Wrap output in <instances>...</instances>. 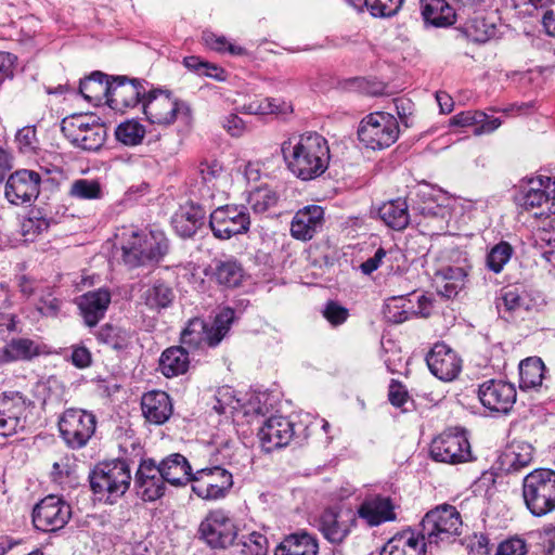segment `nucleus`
Wrapping results in <instances>:
<instances>
[{
	"label": "nucleus",
	"instance_id": "nucleus-1",
	"mask_svg": "<svg viewBox=\"0 0 555 555\" xmlns=\"http://www.w3.org/2000/svg\"><path fill=\"white\" fill-rule=\"evenodd\" d=\"M281 150L287 169L301 181L321 177L330 166L328 142L315 131L300 134L295 142L292 139L284 141Z\"/></svg>",
	"mask_w": 555,
	"mask_h": 555
},
{
	"label": "nucleus",
	"instance_id": "nucleus-2",
	"mask_svg": "<svg viewBox=\"0 0 555 555\" xmlns=\"http://www.w3.org/2000/svg\"><path fill=\"white\" fill-rule=\"evenodd\" d=\"M88 479L98 500L114 504L129 489L131 472L125 460L102 462L90 470Z\"/></svg>",
	"mask_w": 555,
	"mask_h": 555
},
{
	"label": "nucleus",
	"instance_id": "nucleus-3",
	"mask_svg": "<svg viewBox=\"0 0 555 555\" xmlns=\"http://www.w3.org/2000/svg\"><path fill=\"white\" fill-rule=\"evenodd\" d=\"M522 500L534 517L555 512V469L539 467L522 478Z\"/></svg>",
	"mask_w": 555,
	"mask_h": 555
},
{
	"label": "nucleus",
	"instance_id": "nucleus-4",
	"mask_svg": "<svg viewBox=\"0 0 555 555\" xmlns=\"http://www.w3.org/2000/svg\"><path fill=\"white\" fill-rule=\"evenodd\" d=\"M170 243L160 230H151L147 234L132 232L122 245V260L131 269L159 263L169 253Z\"/></svg>",
	"mask_w": 555,
	"mask_h": 555
},
{
	"label": "nucleus",
	"instance_id": "nucleus-5",
	"mask_svg": "<svg viewBox=\"0 0 555 555\" xmlns=\"http://www.w3.org/2000/svg\"><path fill=\"white\" fill-rule=\"evenodd\" d=\"M143 113L151 124L163 126L172 125L177 119L190 125L193 119L190 104L163 88L149 90L143 102Z\"/></svg>",
	"mask_w": 555,
	"mask_h": 555
},
{
	"label": "nucleus",
	"instance_id": "nucleus-6",
	"mask_svg": "<svg viewBox=\"0 0 555 555\" xmlns=\"http://www.w3.org/2000/svg\"><path fill=\"white\" fill-rule=\"evenodd\" d=\"M96 415L88 410L78 408L66 409L59 417L60 437L70 450L85 448L95 434Z\"/></svg>",
	"mask_w": 555,
	"mask_h": 555
},
{
	"label": "nucleus",
	"instance_id": "nucleus-7",
	"mask_svg": "<svg viewBox=\"0 0 555 555\" xmlns=\"http://www.w3.org/2000/svg\"><path fill=\"white\" fill-rule=\"evenodd\" d=\"M420 526L421 538L429 545H438L461 534L462 519L455 506L443 504L427 512Z\"/></svg>",
	"mask_w": 555,
	"mask_h": 555
},
{
	"label": "nucleus",
	"instance_id": "nucleus-8",
	"mask_svg": "<svg viewBox=\"0 0 555 555\" xmlns=\"http://www.w3.org/2000/svg\"><path fill=\"white\" fill-rule=\"evenodd\" d=\"M399 124L392 114L375 112L366 115L358 128V139L366 147L380 151L399 138Z\"/></svg>",
	"mask_w": 555,
	"mask_h": 555
},
{
	"label": "nucleus",
	"instance_id": "nucleus-9",
	"mask_svg": "<svg viewBox=\"0 0 555 555\" xmlns=\"http://www.w3.org/2000/svg\"><path fill=\"white\" fill-rule=\"evenodd\" d=\"M201 201L189 199L171 216L175 233L183 240L192 238L205 222L207 212L212 208L214 194L208 185L199 189Z\"/></svg>",
	"mask_w": 555,
	"mask_h": 555
},
{
	"label": "nucleus",
	"instance_id": "nucleus-10",
	"mask_svg": "<svg viewBox=\"0 0 555 555\" xmlns=\"http://www.w3.org/2000/svg\"><path fill=\"white\" fill-rule=\"evenodd\" d=\"M550 177L521 181L514 195V203L521 211L530 212L534 217H547L553 212L552 206H555V189L550 192Z\"/></svg>",
	"mask_w": 555,
	"mask_h": 555
},
{
	"label": "nucleus",
	"instance_id": "nucleus-11",
	"mask_svg": "<svg viewBox=\"0 0 555 555\" xmlns=\"http://www.w3.org/2000/svg\"><path fill=\"white\" fill-rule=\"evenodd\" d=\"M238 528L229 512L217 508L209 511L201 521L197 537L211 550H225L232 546Z\"/></svg>",
	"mask_w": 555,
	"mask_h": 555
},
{
	"label": "nucleus",
	"instance_id": "nucleus-12",
	"mask_svg": "<svg viewBox=\"0 0 555 555\" xmlns=\"http://www.w3.org/2000/svg\"><path fill=\"white\" fill-rule=\"evenodd\" d=\"M231 319L228 314H218L212 326L199 318L189 321L181 333L180 343L184 348L199 349L204 346L216 347L230 328Z\"/></svg>",
	"mask_w": 555,
	"mask_h": 555
},
{
	"label": "nucleus",
	"instance_id": "nucleus-13",
	"mask_svg": "<svg viewBox=\"0 0 555 555\" xmlns=\"http://www.w3.org/2000/svg\"><path fill=\"white\" fill-rule=\"evenodd\" d=\"M208 224L216 238L225 241L248 232L250 216L245 206L224 205L210 212Z\"/></svg>",
	"mask_w": 555,
	"mask_h": 555
},
{
	"label": "nucleus",
	"instance_id": "nucleus-14",
	"mask_svg": "<svg viewBox=\"0 0 555 555\" xmlns=\"http://www.w3.org/2000/svg\"><path fill=\"white\" fill-rule=\"evenodd\" d=\"M192 491L204 500H220L233 487L232 474L220 465L198 469L191 478Z\"/></svg>",
	"mask_w": 555,
	"mask_h": 555
},
{
	"label": "nucleus",
	"instance_id": "nucleus-15",
	"mask_svg": "<svg viewBox=\"0 0 555 555\" xmlns=\"http://www.w3.org/2000/svg\"><path fill=\"white\" fill-rule=\"evenodd\" d=\"M430 457L435 462L459 464L472 459L468 438L459 430H446L437 436L430 443Z\"/></svg>",
	"mask_w": 555,
	"mask_h": 555
},
{
	"label": "nucleus",
	"instance_id": "nucleus-16",
	"mask_svg": "<svg viewBox=\"0 0 555 555\" xmlns=\"http://www.w3.org/2000/svg\"><path fill=\"white\" fill-rule=\"evenodd\" d=\"M34 402L20 391L0 395V435L10 437L26 427L27 410Z\"/></svg>",
	"mask_w": 555,
	"mask_h": 555
},
{
	"label": "nucleus",
	"instance_id": "nucleus-17",
	"mask_svg": "<svg viewBox=\"0 0 555 555\" xmlns=\"http://www.w3.org/2000/svg\"><path fill=\"white\" fill-rule=\"evenodd\" d=\"M357 526L356 514L351 508L331 506L325 508L315 519V527L331 544L339 545Z\"/></svg>",
	"mask_w": 555,
	"mask_h": 555
},
{
	"label": "nucleus",
	"instance_id": "nucleus-18",
	"mask_svg": "<svg viewBox=\"0 0 555 555\" xmlns=\"http://www.w3.org/2000/svg\"><path fill=\"white\" fill-rule=\"evenodd\" d=\"M408 199L413 214L428 219H443L449 203L447 192L427 182L415 185Z\"/></svg>",
	"mask_w": 555,
	"mask_h": 555
},
{
	"label": "nucleus",
	"instance_id": "nucleus-19",
	"mask_svg": "<svg viewBox=\"0 0 555 555\" xmlns=\"http://www.w3.org/2000/svg\"><path fill=\"white\" fill-rule=\"evenodd\" d=\"M147 86L149 82L144 79L122 75L112 76L107 105L114 111L124 113L139 103L143 104L149 92Z\"/></svg>",
	"mask_w": 555,
	"mask_h": 555
},
{
	"label": "nucleus",
	"instance_id": "nucleus-20",
	"mask_svg": "<svg viewBox=\"0 0 555 555\" xmlns=\"http://www.w3.org/2000/svg\"><path fill=\"white\" fill-rule=\"evenodd\" d=\"M72 517V507L56 495H48L33 509V524L42 532L62 529Z\"/></svg>",
	"mask_w": 555,
	"mask_h": 555
},
{
	"label": "nucleus",
	"instance_id": "nucleus-21",
	"mask_svg": "<svg viewBox=\"0 0 555 555\" xmlns=\"http://www.w3.org/2000/svg\"><path fill=\"white\" fill-rule=\"evenodd\" d=\"M478 398L490 412L507 414L516 402L517 391L512 383L489 379L479 385Z\"/></svg>",
	"mask_w": 555,
	"mask_h": 555
},
{
	"label": "nucleus",
	"instance_id": "nucleus-22",
	"mask_svg": "<svg viewBox=\"0 0 555 555\" xmlns=\"http://www.w3.org/2000/svg\"><path fill=\"white\" fill-rule=\"evenodd\" d=\"M41 176L29 169H20L7 180L4 196L12 205H23L35 201L40 194Z\"/></svg>",
	"mask_w": 555,
	"mask_h": 555
},
{
	"label": "nucleus",
	"instance_id": "nucleus-23",
	"mask_svg": "<svg viewBox=\"0 0 555 555\" xmlns=\"http://www.w3.org/2000/svg\"><path fill=\"white\" fill-rule=\"evenodd\" d=\"M396 503L389 495L370 493L364 496L354 512L356 518L361 519L367 527H378L397 519Z\"/></svg>",
	"mask_w": 555,
	"mask_h": 555
},
{
	"label": "nucleus",
	"instance_id": "nucleus-24",
	"mask_svg": "<svg viewBox=\"0 0 555 555\" xmlns=\"http://www.w3.org/2000/svg\"><path fill=\"white\" fill-rule=\"evenodd\" d=\"M425 360L430 373L442 382L455 379L462 371V359L443 341L436 343Z\"/></svg>",
	"mask_w": 555,
	"mask_h": 555
},
{
	"label": "nucleus",
	"instance_id": "nucleus-25",
	"mask_svg": "<svg viewBox=\"0 0 555 555\" xmlns=\"http://www.w3.org/2000/svg\"><path fill=\"white\" fill-rule=\"evenodd\" d=\"M166 482L154 459H144L140 462L134 476V487L143 501L153 502L160 499L165 494Z\"/></svg>",
	"mask_w": 555,
	"mask_h": 555
},
{
	"label": "nucleus",
	"instance_id": "nucleus-26",
	"mask_svg": "<svg viewBox=\"0 0 555 555\" xmlns=\"http://www.w3.org/2000/svg\"><path fill=\"white\" fill-rule=\"evenodd\" d=\"M295 436V423L288 417L273 415L259 428L258 437L267 452L286 447Z\"/></svg>",
	"mask_w": 555,
	"mask_h": 555
},
{
	"label": "nucleus",
	"instance_id": "nucleus-27",
	"mask_svg": "<svg viewBox=\"0 0 555 555\" xmlns=\"http://www.w3.org/2000/svg\"><path fill=\"white\" fill-rule=\"evenodd\" d=\"M111 292L101 287L76 298V304L88 327H94L105 317L111 304Z\"/></svg>",
	"mask_w": 555,
	"mask_h": 555
},
{
	"label": "nucleus",
	"instance_id": "nucleus-28",
	"mask_svg": "<svg viewBox=\"0 0 555 555\" xmlns=\"http://www.w3.org/2000/svg\"><path fill=\"white\" fill-rule=\"evenodd\" d=\"M204 274L209 281L224 288H235L241 285L244 269L234 257L225 259L214 258L204 269Z\"/></svg>",
	"mask_w": 555,
	"mask_h": 555
},
{
	"label": "nucleus",
	"instance_id": "nucleus-29",
	"mask_svg": "<svg viewBox=\"0 0 555 555\" xmlns=\"http://www.w3.org/2000/svg\"><path fill=\"white\" fill-rule=\"evenodd\" d=\"M324 224V209L319 205H308L299 209L291 222V234L300 241H310Z\"/></svg>",
	"mask_w": 555,
	"mask_h": 555
},
{
	"label": "nucleus",
	"instance_id": "nucleus-30",
	"mask_svg": "<svg viewBox=\"0 0 555 555\" xmlns=\"http://www.w3.org/2000/svg\"><path fill=\"white\" fill-rule=\"evenodd\" d=\"M468 41L486 43L498 36L494 16H486L481 11H474L464 24L456 28Z\"/></svg>",
	"mask_w": 555,
	"mask_h": 555
},
{
	"label": "nucleus",
	"instance_id": "nucleus-31",
	"mask_svg": "<svg viewBox=\"0 0 555 555\" xmlns=\"http://www.w3.org/2000/svg\"><path fill=\"white\" fill-rule=\"evenodd\" d=\"M319 539L306 529L285 534L274 550V555H319Z\"/></svg>",
	"mask_w": 555,
	"mask_h": 555
},
{
	"label": "nucleus",
	"instance_id": "nucleus-32",
	"mask_svg": "<svg viewBox=\"0 0 555 555\" xmlns=\"http://www.w3.org/2000/svg\"><path fill=\"white\" fill-rule=\"evenodd\" d=\"M141 410L144 418L149 423L163 425L172 415L173 404L166 391L151 390L142 396Z\"/></svg>",
	"mask_w": 555,
	"mask_h": 555
},
{
	"label": "nucleus",
	"instance_id": "nucleus-33",
	"mask_svg": "<svg viewBox=\"0 0 555 555\" xmlns=\"http://www.w3.org/2000/svg\"><path fill=\"white\" fill-rule=\"evenodd\" d=\"M426 545L420 532L406 528L386 542L380 555H425Z\"/></svg>",
	"mask_w": 555,
	"mask_h": 555
},
{
	"label": "nucleus",
	"instance_id": "nucleus-34",
	"mask_svg": "<svg viewBox=\"0 0 555 555\" xmlns=\"http://www.w3.org/2000/svg\"><path fill=\"white\" fill-rule=\"evenodd\" d=\"M531 306V299L524 287L518 285H507L500 289L495 298V307L501 318L509 319L515 313L528 311Z\"/></svg>",
	"mask_w": 555,
	"mask_h": 555
},
{
	"label": "nucleus",
	"instance_id": "nucleus-35",
	"mask_svg": "<svg viewBox=\"0 0 555 555\" xmlns=\"http://www.w3.org/2000/svg\"><path fill=\"white\" fill-rule=\"evenodd\" d=\"M461 12L446 0H421V13L426 25L449 27L461 16Z\"/></svg>",
	"mask_w": 555,
	"mask_h": 555
},
{
	"label": "nucleus",
	"instance_id": "nucleus-36",
	"mask_svg": "<svg viewBox=\"0 0 555 555\" xmlns=\"http://www.w3.org/2000/svg\"><path fill=\"white\" fill-rule=\"evenodd\" d=\"M163 478L175 487L185 486L191 482L194 475L186 457L180 453H172L163 459L158 464Z\"/></svg>",
	"mask_w": 555,
	"mask_h": 555
},
{
	"label": "nucleus",
	"instance_id": "nucleus-37",
	"mask_svg": "<svg viewBox=\"0 0 555 555\" xmlns=\"http://www.w3.org/2000/svg\"><path fill=\"white\" fill-rule=\"evenodd\" d=\"M44 347L30 338H13L0 349V364L14 361H30L43 354Z\"/></svg>",
	"mask_w": 555,
	"mask_h": 555
},
{
	"label": "nucleus",
	"instance_id": "nucleus-38",
	"mask_svg": "<svg viewBox=\"0 0 555 555\" xmlns=\"http://www.w3.org/2000/svg\"><path fill=\"white\" fill-rule=\"evenodd\" d=\"M111 80L112 76L94 70L89 76L80 79L78 92L86 101L94 105L102 103L103 100L107 104Z\"/></svg>",
	"mask_w": 555,
	"mask_h": 555
},
{
	"label": "nucleus",
	"instance_id": "nucleus-39",
	"mask_svg": "<svg viewBox=\"0 0 555 555\" xmlns=\"http://www.w3.org/2000/svg\"><path fill=\"white\" fill-rule=\"evenodd\" d=\"M501 125L499 118L490 117L481 111L460 112L449 119L450 127L465 128L474 126L475 134L490 133Z\"/></svg>",
	"mask_w": 555,
	"mask_h": 555
},
{
	"label": "nucleus",
	"instance_id": "nucleus-40",
	"mask_svg": "<svg viewBox=\"0 0 555 555\" xmlns=\"http://www.w3.org/2000/svg\"><path fill=\"white\" fill-rule=\"evenodd\" d=\"M408 197L388 201L378 208L379 218L392 230H404L411 220Z\"/></svg>",
	"mask_w": 555,
	"mask_h": 555
},
{
	"label": "nucleus",
	"instance_id": "nucleus-41",
	"mask_svg": "<svg viewBox=\"0 0 555 555\" xmlns=\"http://www.w3.org/2000/svg\"><path fill=\"white\" fill-rule=\"evenodd\" d=\"M190 365L189 351L183 346H172L163 351L158 369L168 378L186 373Z\"/></svg>",
	"mask_w": 555,
	"mask_h": 555
},
{
	"label": "nucleus",
	"instance_id": "nucleus-42",
	"mask_svg": "<svg viewBox=\"0 0 555 555\" xmlns=\"http://www.w3.org/2000/svg\"><path fill=\"white\" fill-rule=\"evenodd\" d=\"M546 367L539 357H529L519 363V387L522 390L537 389L542 386Z\"/></svg>",
	"mask_w": 555,
	"mask_h": 555
},
{
	"label": "nucleus",
	"instance_id": "nucleus-43",
	"mask_svg": "<svg viewBox=\"0 0 555 555\" xmlns=\"http://www.w3.org/2000/svg\"><path fill=\"white\" fill-rule=\"evenodd\" d=\"M176 294L172 286L164 280H155L144 292V304L152 310L167 309L175 301Z\"/></svg>",
	"mask_w": 555,
	"mask_h": 555
},
{
	"label": "nucleus",
	"instance_id": "nucleus-44",
	"mask_svg": "<svg viewBox=\"0 0 555 555\" xmlns=\"http://www.w3.org/2000/svg\"><path fill=\"white\" fill-rule=\"evenodd\" d=\"M533 460V448L528 443H518L507 449L501 456V468L507 474L517 473Z\"/></svg>",
	"mask_w": 555,
	"mask_h": 555
},
{
	"label": "nucleus",
	"instance_id": "nucleus-45",
	"mask_svg": "<svg viewBox=\"0 0 555 555\" xmlns=\"http://www.w3.org/2000/svg\"><path fill=\"white\" fill-rule=\"evenodd\" d=\"M95 336L99 343L105 344L117 351L128 349L131 344L129 332L111 323L102 325Z\"/></svg>",
	"mask_w": 555,
	"mask_h": 555
},
{
	"label": "nucleus",
	"instance_id": "nucleus-46",
	"mask_svg": "<svg viewBox=\"0 0 555 555\" xmlns=\"http://www.w3.org/2000/svg\"><path fill=\"white\" fill-rule=\"evenodd\" d=\"M232 547L235 555H267L269 543L264 534L253 531L242 535L236 543H233Z\"/></svg>",
	"mask_w": 555,
	"mask_h": 555
},
{
	"label": "nucleus",
	"instance_id": "nucleus-47",
	"mask_svg": "<svg viewBox=\"0 0 555 555\" xmlns=\"http://www.w3.org/2000/svg\"><path fill=\"white\" fill-rule=\"evenodd\" d=\"M183 65L198 76L212 78L217 81H225L228 73L221 66L207 62L197 55H190L183 59Z\"/></svg>",
	"mask_w": 555,
	"mask_h": 555
},
{
	"label": "nucleus",
	"instance_id": "nucleus-48",
	"mask_svg": "<svg viewBox=\"0 0 555 555\" xmlns=\"http://www.w3.org/2000/svg\"><path fill=\"white\" fill-rule=\"evenodd\" d=\"M88 132L76 137L69 141L74 146L88 152H98L104 145L107 138V128L105 125H95Z\"/></svg>",
	"mask_w": 555,
	"mask_h": 555
},
{
	"label": "nucleus",
	"instance_id": "nucleus-49",
	"mask_svg": "<svg viewBox=\"0 0 555 555\" xmlns=\"http://www.w3.org/2000/svg\"><path fill=\"white\" fill-rule=\"evenodd\" d=\"M202 41L204 46L219 53H229L231 55H246L247 50L241 46L231 43L222 35H217L210 30L202 33Z\"/></svg>",
	"mask_w": 555,
	"mask_h": 555
},
{
	"label": "nucleus",
	"instance_id": "nucleus-50",
	"mask_svg": "<svg viewBox=\"0 0 555 555\" xmlns=\"http://www.w3.org/2000/svg\"><path fill=\"white\" fill-rule=\"evenodd\" d=\"M145 135L143 125L133 119L119 124L115 129L117 141L128 146L140 144Z\"/></svg>",
	"mask_w": 555,
	"mask_h": 555
},
{
	"label": "nucleus",
	"instance_id": "nucleus-51",
	"mask_svg": "<svg viewBox=\"0 0 555 555\" xmlns=\"http://www.w3.org/2000/svg\"><path fill=\"white\" fill-rule=\"evenodd\" d=\"M78 199H100L103 197V189L98 180L78 179L72 183L69 193Z\"/></svg>",
	"mask_w": 555,
	"mask_h": 555
},
{
	"label": "nucleus",
	"instance_id": "nucleus-52",
	"mask_svg": "<svg viewBox=\"0 0 555 555\" xmlns=\"http://www.w3.org/2000/svg\"><path fill=\"white\" fill-rule=\"evenodd\" d=\"M513 251L514 249L509 243L501 241L487 255L488 268L494 273H500L511 259Z\"/></svg>",
	"mask_w": 555,
	"mask_h": 555
},
{
	"label": "nucleus",
	"instance_id": "nucleus-53",
	"mask_svg": "<svg viewBox=\"0 0 555 555\" xmlns=\"http://www.w3.org/2000/svg\"><path fill=\"white\" fill-rule=\"evenodd\" d=\"M279 196L269 188H257L249 195L248 203L256 214H263L278 204Z\"/></svg>",
	"mask_w": 555,
	"mask_h": 555
},
{
	"label": "nucleus",
	"instance_id": "nucleus-54",
	"mask_svg": "<svg viewBox=\"0 0 555 555\" xmlns=\"http://www.w3.org/2000/svg\"><path fill=\"white\" fill-rule=\"evenodd\" d=\"M403 0H367L365 9L374 17H391L401 9Z\"/></svg>",
	"mask_w": 555,
	"mask_h": 555
},
{
	"label": "nucleus",
	"instance_id": "nucleus-55",
	"mask_svg": "<svg viewBox=\"0 0 555 555\" xmlns=\"http://www.w3.org/2000/svg\"><path fill=\"white\" fill-rule=\"evenodd\" d=\"M404 301L403 296L393 297L391 302L386 304L384 308L385 319L393 324H400L408 321L412 314L411 310L413 307L405 308V304L398 305V302Z\"/></svg>",
	"mask_w": 555,
	"mask_h": 555
},
{
	"label": "nucleus",
	"instance_id": "nucleus-56",
	"mask_svg": "<svg viewBox=\"0 0 555 555\" xmlns=\"http://www.w3.org/2000/svg\"><path fill=\"white\" fill-rule=\"evenodd\" d=\"M465 276L466 273L462 268H447L444 271V278L449 281L444 283L439 293L447 298L456 296L464 285L463 280Z\"/></svg>",
	"mask_w": 555,
	"mask_h": 555
},
{
	"label": "nucleus",
	"instance_id": "nucleus-57",
	"mask_svg": "<svg viewBox=\"0 0 555 555\" xmlns=\"http://www.w3.org/2000/svg\"><path fill=\"white\" fill-rule=\"evenodd\" d=\"M15 142L21 153L29 154L35 152L38 144L35 126H26L20 129L15 135Z\"/></svg>",
	"mask_w": 555,
	"mask_h": 555
},
{
	"label": "nucleus",
	"instance_id": "nucleus-58",
	"mask_svg": "<svg viewBox=\"0 0 555 555\" xmlns=\"http://www.w3.org/2000/svg\"><path fill=\"white\" fill-rule=\"evenodd\" d=\"M79 118H74L72 116L64 118L61 126V131L65 135V138L68 141H72L80 134H83L85 132H88L91 128H94L95 126L92 122H82Z\"/></svg>",
	"mask_w": 555,
	"mask_h": 555
},
{
	"label": "nucleus",
	"instance_id": "nucleus-59",
	"mask_svg": "<svg viewBox=\"0 0 555 555\" xmlns=\"http://www.w3.org/2000/svg\"><path fill=\"white\" fill-rule=\"evenodd\" d=\"M323 317L333 325L338 326L346 322L349 317L347 308L338 304L337 301L330 300L326 302Z\"/></svg>",
	"mask_w": 555,
	"mask_h": 555
},
{
	"label": "nucleus",
	"instance_id": "nucleus-60",
	"mask_svg": "<svg viewBox=\"0 0 555 555\" xmlns=\"http://www.w3.org/2000/svg\"><path fill=\"white\" fill-rule=\"evenodd\" d=\"M527 552L526 541L515 537L502 541L496 547L495 555H526Z\"/></svg>",
	"mask_w": 555,
	"mask_h": 555
},
{
	"label": "nucleus",
	"instance_id": "nucleus-61",
	"mask_svg": "<svg viewBox=\"0 0 555 555\" xmlns=\"http://www.w3.org/2000/svg\"><path fill=\"white\" fill-rule=\"evenodd\" d=\"M388 261H390V258L388 257L387 250L384 247H379L372 257L367 258L359 266V270L364 275H371Z\"/></svg>",
	"mask_w": 555,
	"mask_h": 555
},
{
	"label": "nucleus",
	"instance_id": "nucleus-62",
	"mask_svg": "<svg viewBox=\"0 0 555 555\" xmlns=\"http://www.w3.org/2000/svg\"><path fill=\"white\" fill-rule=\"evenodd\" d=\"M50 227V220L41 215L40 209H33L28 219L24 222L23 228L26 232L42 233Z\"/></svg>",
	"mask_w": 555,
	"mask_h": 555
},
{
	"label": "nucleus",
	"instance_id": "nucleus-63",
	"mask_svg": "<svg viewBox=\"0 0 555 555\" xmlns=\"http://www.w3.org/2000/svg\"><path fill=\"white\" fill-rule=\"evenodd\" d=\"M409 398L405 386L397 379H391L388 387L389 402L396 408H403Z\"/></svg>",
	"mask_w": 555,
	"mask_h": 555
},
{
	"label": "nucleus",
	"instance_id": "nucleus-64",
	"mask_svg": "<svg viewBox=\"0 0 555 555\" xmlns=\"http://www.w3.org/2000/svg\"><path fill=\"white\" fill-rule=\"evenodd\" d=\"M70 362L77 369H86L92 364L90 350L82 345L72 346Z\"/></svg>",
	"mask_w": 555,
	"mask_h": 555
}]
</instances>
